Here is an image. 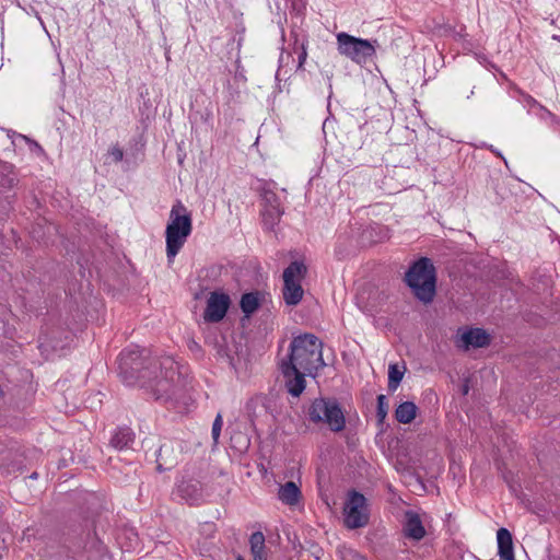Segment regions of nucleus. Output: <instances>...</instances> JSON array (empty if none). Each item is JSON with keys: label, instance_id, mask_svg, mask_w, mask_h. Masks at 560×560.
Masks as SVG:
<instances>
[{"label": "nucleus", "instance_id": "obj_1", "mask_svg": "<svg viewBox=\"0 0 560 560\" xmlns=\"http://www.w3.org/2000/svg\"><path fill=\"white\" fill-rule=\"evenodd\" d=\"M322 348L323 343L315 335H300L292 339L290 351L281 361L291 362L307 376L315 377L318 370L325 365Z\"/></svg>", "mask_w": 560, "mask_h": 560}, {"label": "nucleus", "instance_id": "obj_2", "mask_svg": "<svg viewBox=\"0 0 560 560\" xmlns=\"http://www.w3.org/2000/svg\"><path fill=\"white\" fill-rule=\"evenodd\" d=\"M192 231L191 214L180 200H176L170 212L165 229L166 257L173 262Z\"/></svg>", "mask_w": 560, "mask_h": 560}, {"label": "nucleus", "instance_id": "obj_3", "mask_svg": "<svg viewBox=\"0 0 560 560\" xmlns=\"http://www.w3.org/2000/svg\"><path fill=\"white\" fill-rule=\"evenodd\" d=\"M149 351L138 346L124 349L118 357V374L127 386H145L143 381L149 371Z\"/></svg>", "mask_w": 560, "mask_h": 560}, {"label": "nucleus", "instance_id": "obj_4", "mask_svg": "<svg viewBox=\"0 0 560 560\" xmlns=\"http://www.w3.org/2000/svg\"><path fill=\"white\" fill-rule=\"evenodd\" d=\"M405 280L419 301L423 303L433 301L436 292V275L429 258L422 257L413 262L407 271Z\"/></svg>", "mask_w": 560, "mask_h": 560}, {"label": "nucleus", "instance_id": "obj_5", "mask_svg": "<svg viewBox=\"0 0 560 560\" xmlns=\"http://www.w3.org/2000/svg\"><path fill=\"white\" fill-rule=\"evenodd\" d=\"M307 420L316 425H326L332 432L346 428L345 412L336 398L317 397L306 409Z\"/></svg>", "mask_w": 560, "mask_h": 560}, {"label": "nucleus", "instance_id": "obj_6", "mask_svg": "<svg viewBox=\"0 0 560 560\" xmlns=\"http://www.w3.org/2000/svg\"><path fill=\"white\" fill-rule=\"evenodd\" d=\"M336 39L338 52L358 65L366 63L376 54V39H363L346 32L338 33Z\"/></svg>", "mask_w": 560, "mask_h": 560}, {"label": "nucleus", "instance_id": "obj_7", "mask_svg": "<svg viewBox=\"0 0 560 560\" xmlns=\"http://www.w3.org/2000/svg\"><path fill=\"white\" fill-rule=\"evenodd\" d=\"M307 267L303 261H292L283 271L282 295L287 305H298L304 295L302 280L306 277Z\"/></svg>", "mask_w": 560, "mask_h": 560}, {"label": "nucleus", "instance_id": "obj_8", "mask_svg": "<svg viewBox=\"0 0 560 560\" xmlns=\"http://www.w3.org/2000/svg\"><path fill=\"white\" fill-rule=\"evenodd\" d=\"M369 510L365 497L353 490L348 494L343 506V523L349 529L361 528L369 523Z\"/></svg>", "mask_w": 560, "mask_h": 560}, {"label": "nucleus", "instance_id": "obj_9", "mask_svg": "<svg viewBox=\"0 0 560 560\" xmlns=\"http://www.w3.org/2000/svg\"><path fill=\"white\" fill-rule=\"evenodd\" d=\"M280 371L285 378V387L288 393L293 397H299L305 389L306 382L304 372L295 368L291 362L280 361L279 363Z\"/></svg>", "mask_w": 560, "mask_h": 560}, {"label": "nucleus", "instance_id": "obj_10", "mask_svg": "<svg viewBox=\"0 0 560 560\" xmlns=\"http://www.w3.org/2000/svg\"><path fill=\"white\" fill-rule=\"evenodd\" d=\"M283 210L278 196L268 192L264 197V208L261 210V223L265 230L273 231L281 220Z\"/></svg>", "mask_w": 560, "mask_h": 560}, {"label": "nucleus", "instance_id": "obj_11", "mask_svg": "<svg viewBox=\"0 0 560 560\" xmlns=\"http://www.w3.org/2000/svg\"><path fill=\"white\" fill-rule=\"evenodd\" d=\"M230 306V298L225 293L212 292L207 300L203 319L208 323H219L224 318Z\"/></svg>", "mask_w": 560, "mask_h": 560}, {"label": "nucleus", "instance_id": "obj_12", "mask_svg": "<svg viewBox=\"0 0 560 560\" xmlns=\"http://www.w3.org/2000/svg\"><path fill=\"white\" fill-rule=\"evenodd\" d=\"M402 530L405 537L417 541L421 540L427 533L419 514L411 510L405 512Z\"/></svg>", "mask_w": 560, "mask_h": 560}, {"label": "nucleus", "instance_id": "obj_13", "mask_svg": "<svg viewBox=\"0 0 560 560\" xmlns=\"http://www.w3.org/2000/svg\"><path fill=\"white\" fill-rule=\"evenodd\" d=\"M460 345L464 349L483 348L490 343V336L481 328H470L460 336Z\"/></svg>", "mask_w": 560, "mask_h": 560}, {"label": "nucleus", "instance_id": "obj_14", "mask_svg": "<svg viewBox=\"0 0 560 560\" xmlns=\"http://www.w3.org/2000/svg\"><path fill=\"white\" fill-rule=\"evenodd\" d=\"M497 542L500 560H515L512 534L509 532V529L501 527L497 532Z\"/></svg>", "mask_w": 560, "mask_h": 560}, {"label": "nucleus", "instance_id": "obj_15", "mask_svg": "<svg viewBox=\"0 0 560 560\" xmlns=\"http://www.w3.org/2000/svg\"><path fill=\"white\" fill-rule=\"evenodd\" d=\"M177 463V457L174 454V448L171 444H163L156 451V469L162 472L170 470Z\"/></svg>", "mask_w": 560, "mask_h": 560}, {"label": "nucleus", "instance_id": "obj_16", "mask_svg": "<svg viewBox=\"0 0 560 560\" xmlns=\"http://www.w3.org/2000/svg\"><path fill=\"white\" fill-rule=\"evenodd\" d=\"M135 442V433L128 427L118 428L112 435L110 445L118 450H128Z\"/></svg>", "mask_w": 560, "mask_h": 560}, {"label": "nucleus", "instance_id": "obj_17", "mask_svg": "<svg viewBox=\"0 0 560 560\" xmlns=\"http://www.w3.org/2000/svg\"><path fill=\"white\" fill-rule=\"evenodd\" d=\"M262 298H264V293H261L259 291L244 293L240 301V306H241L242 312L246 316H250L260 306Z\"/></svg>", "mask_w": 560, "mask_h": 560}, {"label": "nucleus", "instance_id": "obj_18", "mask_svg": "<svg viewBox=\"0 0 560 560\" xmlns=\"http://www.w3.org/2000/svg\"><path fill=\"white\" fill-rule=\"evenodd\" d=\"M418 407L412 401H404L397 406L395 418L399 423H411L417 416Z\"/></svg>", "mask_w": 560, "mask_h": 560}, {"label": "nucleus", "instance_id": "obj_19", "mask_svg": "<svg viewBox=\"0 0 560 560\" xmlns=\"http://www.w3.org/2000/svg\"><path fill=\"white\" fill-rule=\"evenodd\" d=\"M300 497L301 491L293 481L285 482L279 489V499L288 505L296 504L300 500Z\"/></svg>", "mask_w": 560, "mask_h": 560}, {"label": "nucleus", "instance_id": "obj_20", "mask_svg": "<svg viewBox=\"0 0 560 560\" xmlns=\"http://www.w3.org/2000/svg\"><path fill=\"white\" fill-rule=\"evenodd\" d=\"M404 377V370H400L397 364H389L388 366V389L394 392L399 386Z\"/></svg>", "mask_w": 560, "mask_h": 560}, {"label": "nucleus", "instance_id": "obj_21", "mask_svg": "<svg viewBox=\"0 0 560 560\" xmlns=\"http://www.w3.org/2000/svg\"><path fill=\"white\" fill-rule=\"evenodd\" d=\"M538 112L536 115L539 117L540 120L546 121L549 124V126L555 129L558 122L560 121V118L552 114L550 110H548L542 105H538Z\"/></svg>", "mask_w": 560, "mask_h": 560}, {"label": "nucleus", "instance_id": "obj_22", "mask_svg": "<svg viewBox=\"0 0 560 560\" xmlns=\"http://www.w3.org/2000/svg\"><path fill=\"white\" fill-rule=\"evenodd\" d=\"M388 413V404L385 395L377 396V406H376V418L378 422H383Z\"/></svg>", "mask_w": 560, "mask_h": 560}, {"label": "nucleus", "instance_id": "obj_23", "mask_svg": "<svg viewBox=\"0 0 560 560\" xmlns=\"http://www.w3.org/2000/svg\"><path fill=\"white\" fill-rule=\"evenodd\" d=\"M250 551L265 548V536L261 532H254L249 537Z\"/></svg>", "mask_w": 560, "mask_h": 560}, {"label": "nucleus", "instance_id": "obj_24", "mask_svg": "<svg viewBox=\"0 0 560 560\" xmlns=\"http://www.w3.org/2000/svg\"><path fill=\"white\" fill-rule=\"evenodd\" d=\"M222 425H223V419H222V416L221 413H218L213 423H212V430H211V435H212V440H213V444L217 445L218 442H219V438H220V433H221V430H222Z\"/></svg>", "mask_w": 560, "mask_h": 560}, {"label": "nucleus", "instance_id": "obj_25", "mask_svg": "<svg viewBox=\"0 0 560 560\" xmlns=\"http://www.w3.org/2000/svg\"><path fill=\"white\" fill-rule=\"evenodd\" d=\"M520 94L521 98L518 101L523 104L524 107H527L529 110L533 108H538V105H540L533 96L525 93Z\"/></svg>", "mask_w": 560, "mask_h": 560}, {"label": "nucleus", "instance_id": "obj_26", "mask_svg": "<svg viewBox=\"0 0 560 560\" xmlns=\"http://www.w3.org/2000/svg\"><path fill=\"white\" fill-rule=\"evenodd\" d=\"M342 560H366L353 549H347L341 553Z\"/></svg>", "mask_w": 560, "mask_h": 560}, {"label": "nucleus", "instance_id": "obj_27", "mask_svg": "<svg viewBox=\"0 0 560 560\" xmlns=\"http://www.w3.org/2000/svg\"><path fill=\"white\" fill-rule=\"evenodd\" d=\"M108 153L113 158L114 162H116V163L122 161V159H124V152L117 145L112 147Z\"/></svg>", "mask_w": 560, "mask_h": 560}, {"label": "nucleus", "instance_id": "obj_28", "mask_svg": "<svg viewBox=\"0 0 560 560\" xmlns=\"http://www.w3.org/2000/svg\"><path fill=\"white\" fill-rule=\"evenodd\" d=\"M307 58V51L304 44L301 45V51L299 52L298 69H302Z\"/></svg>", "mask_w": 560, "mask_h": 560}, {"label": "nucleus", "instance_id": "obj_29", "mask_svg": "<svg viewBox=\"0 0 560 560\" xmlns=\"http://www.w3.org/2000/svg\"><path fill=\"white\" fill-rule=\"evenodd\" d=\"M253 560H267V555L265 548H261L260 550H253Z\"/></svg>", "mask_w": 560, "mask_h": 560}, {"label": "nucleus", "instance_id": "obj_30", "mask_svg": "<svg viewBox=\"0 0 560 560\" xmlns=\"http://www.w3.org/2000/svg\"><path fill=\"white\" fill-rule=\"evenodd\" d=\"M160 384H162V390H163V394H156V399H160V398H163L164 397V394L167 393V388L168 387V384L165 382H160Z\"/></svg>", "mask_w": 560, "mask_h": 560}, {"label": "nucleus", "instance_id": "obj_31", "mask_svg": "<svg viewBox=\"0 0 560 560\" xmlns=\"http://www.w3.org/2000/svg\"><path fill=\"white\" fill-rule=\"evenodd\" d=\"M488 148H489V150H490L491 152H493L494 154H497L498 156H500V158H502V159L504 160V158L502 156L501 152H500V151H498V150H495V149L493 148V145H489Z\"/></svg>", "mask_w": 560, "mask_h": 560}, {"label": "nucleus", "instance_id": "obj_32", "mask_svg": "<svg viewBox=\"0 0 560 560\" xmlns=\"http://www.w3.org/2000/svg\"><path fill=\"white\" fill-rule=\"evenodd\" d=\"M189 348H190V350H199L200 349L199 345L195 341H191L189 343Z\"/></svg>", "mask_w": 560, "mask_h": 560}, {"label": "nucleus", "instance_id": "obj_33", "mask_svg": "<svg viewBox=\"0 0 560 560\" xmlns=\"http://www.w3.org/2000/svg\"><path fill=\"white\" fill-rule=\"evenodd\" d=\"M30 479H37L38 478V474L37 472H33L28 476Z\"/></svg>", "mask_w": 560, "mask_h": 560}, {"label": "nucleus", "instance_id": "obj_34", "mask_svg": "<svg viewBox=\"0 0 560 560\" xmlns=\"http://www.w3.org/2000/svg\"><path fill=\"white\" fill-rule=\"evenodd\" d=\"M468 393V385H465L463 387V394L466 395Z\"/></svg>", "mask_w": 560, "mask_h": 560}, {"label": "nucleus", "instance_id": "obj_35", "mask_svg": "<svg viewBox=\"0 0 560 560\" xmlns=\"http://www.w3.org/2000/svg\"><path fill=\"white\" fill-rule=\"evenodd\" d=\"M552 38L556 39V40H560V36L559 35H553Z\"/></svg>", "mask_w": 560, "mask_h": 560}, {"label": "nucleus", "instance_id": "obj_36", "mask_svg": "<svg viewBox=\"0 0 560 560\" xmlns=\"http://www.w3.org/2000/svg\"><path fill=\"white\" fill-rule=\"evenodd\" d=\"M179 490H180V492H185V487H184V486H182V487L179 488Z\"/></svg>", "mask_w": 560, "mask_h": 560}, {"label": "nucleus", "instance_id": "obj_37", "mask_svg": "<svg viewBox=\"0 0 560 560\" xmlns=\"http://www.w3.org/2000/svg\"><path fill=\"white\" fill-rule=\"evenodd\" d=\"M237 560H244L241 556H238Z\"/></svg>", "mask_w": 560, "mask_h": 560}]
</instances>
